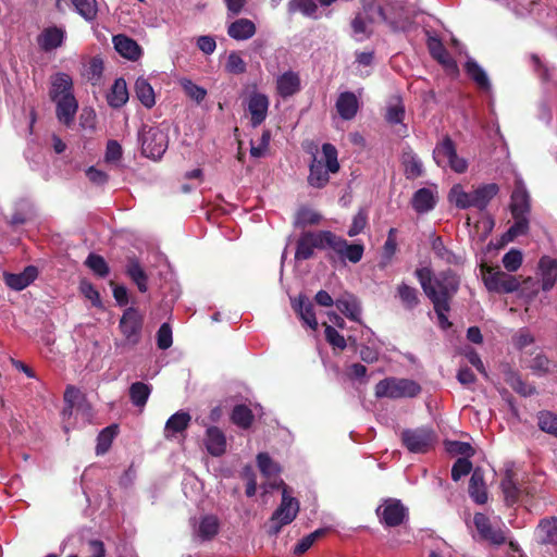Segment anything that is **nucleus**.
Wrapping results in <instances>:
<instances>
[{
    "instance_id": "680f3d73",
    "label": "nucleus",
    "mask_w": 557,
    "mask_h": 557,
    "mask_svg": "<svg viewBox=\"0 0 557 557\" xmlns=\"http://www.w3.org/2000/svg\"><path fill=\"white\" fill-rule=\"evenodd\" d=\"M257 462L260 471L267 476L274 475L280 471L277 465L265 453L258 454Z\"/></svg>"
},
{
    "instance_id": "79ce46f5",
    "label": "nucleus",
    "mask_w": 557,
    "mask_h": 557,
    "mask_svg": "<svg viewBox=\"0 0 557 557\" xmlns=\"http://www.w3.org/2000/svg\"><path fill=\"white\" fill-rule=\"evenodd\" d=\"M321 220L320 213L310 208L301 207L295 215L294 226L304 228L309 225H317Z\"/></svg>"
},
{
    "instance_id": "4be33fe9",
    "label": "nucleus",
    "mask_w": 557,
    "mask_h": 557,
    "mask_svg": "<svg viewBox=\"0 0 557 557\" xmlns=\"http://www.w3.org/2000/svg\"><path fill=\"white\" fill-rule=\"evenodd\" d=\"M401 165L407 180H416L423 174V164L420 158L409 147L401 153Z\"/></svg>"
},
{
    "instance_id": "393cba45",
    "label": "nucleus",
    "mask_w": 557,
    "mask_h": 557,
    "mask_svg": "<svg viewBox=\"0 0 557 557\" xmlns=\"http://www.w3.org/2000/svg\"><path fill=\"white\" fill-rule=\"evenodd\" d=\"M469 494L480 505L487 502V491L484 482V473L481 468H475L469 481Z\"/></svg>"
},
{
    "instance_id": "052dcab7",
    "label": "nucleus",
    "mask_w": 557,
    "mask_h": 557,
    "mask_svg": "<svg viewBox=\"0 0 557 557\" xmlns=\"http://www.w3.org/2000/svg\"><path fill=\"white\" fill-rule=\"evenodd\" d=\"M446 449L453 455L463 456L462 458H469L473 456L474 449L469 443L451 441L446 443Z\"/></svg>"
},
{
    "instance_id": "ea45409f",
    "label": "nucleus",
    "mask_w": 557,
    "mask_h": 557,
    "mask_svg": "<svg viewBox=\"0 0 557 557\" xmlns=\"http://www.w3.org/2000/svg\"><path fill=\"white\" fill-rule=\"evenodd\" d=\"M135 92L138 100L146 107L152 108L156 103L154 92L146 78L139 77L135 83Z\"/></svg>"
},
{
    "instance_id": "2eb2a0df",
    "label": "nucleus",
    "mask_w": 557,
    "mask_h": 557,
    "mask_svg": "<svg viewBox=\"0 0 557 557\" xmlns=\"http://www.w3.org/2000/svg\"><path fill=\"white\" fill-rule=\"evenodd\" d=\"M539 272L542 289L549 292L557 282V259L543 256L539 261Z\"/></svg>"
},
{
    "instance_id": "e2e57ef3",
    "label": "nucleus",
    "mask_w": 557,
    "mask_h": 557,
    "mask_svg": "<svg viewBox=\"0 0 557 557\" xmlns=\"http://www.w3.org/2000/svg\"><path fill=\"white\" fill-rule=\"evenodd\" d=\"M472 471L469 458H458L451 468V479L457 482Z\"/></svg>"
},
{
    "instance_id": "473e14b6",
    "label": "nucleus",
    "mask_w": 557,
    "mask_h": 557,
    "mask_svg": "<svg viewBox=\"0 0 557 557\" xmlns=\"http://www.w3.org/2000/svg\"><path fill=\"white\" fill-rule=\"evenodd\" d=\"M73 82L70 75L58 73L52 77L50 97L52 100L60 99L63 96L73 95Z\"/></svg>"
},
{
    "instance_id": "f257e3e1",
    "label": "nucleus",
    "mask_w": 557,
    "mask_h": 557,
    "mask_svg": "<svg viewBox=\"0 0 557 557\" xmlns=\"http://www.w3.org/2000/svg\"><path fill=\"white\" fill-rule=\"evenodd\" d=\"M414 275L432 302H449L459 287V278L451 270L442 271L434 276L431 268L423 267L418 268Z\"/></svg>"
},
{
    "instance_id": "58836bf2",
    "label": "nucleus",
    "mask_w": 557,
    "mask_h": 557,
    "mask_svg": "<svg viewBox=\"0 0 557 557\" xmlns=\"http://www.w3.org/2000/svg\"><path fill=\"white\" fill-rule=\"evenodd\" d=\"M448 199L459 209L474 207L473 194L465 191L461 185H454L451 187Z\"/></svg>"
},
{
    "instance_id": "dca6fc26",
    "label": "nucleus",
    "mask_w": 557,
    "mask_h": 557,
    "mask_svg": "<svg viewBox=\"0 0 557 557\" xmlns=\"http://www.w3.org/2000/svg\"><path fill=\"white\" fill-rule=\"evenodd\" d=\"M57 104V117L65 126H71L74 122L78 103L74 95L63 96L60 99L53 100Z\"/></svg>"
},
{
    "instance_id": "9b49d317",
    "label": "nucleus",
    "mask_w": 557,
    "mask_h": 557,
    "mask_svg": "<svg viewBox=\"0 0 557 557\" xmlns=\"http://www.w3.org/2000/svg\"><path fill=\"white\" fill-rule=\"evenodd\" d=\"M484 284L490 292L494 293H513L518 290L520 283L517 277L503 272L487 268L484 273Z\"/></svg>"
},
{
    "instance_id": "09e8293b",
    "label": "nucleus",
    "mask_w": 557,
    "mask_h": 557,
    "mask_svg": "<svg viewBox=\"0 0 557 557\" xmlns=\"http://www.w3.org/2000/svg\"><path fill=\"white\" fill-rule=\"evenodd\" d=\"M77 13L86 21H92L97 16V2L96 0H72Z\"/></svg>"
},
{
    "instance_id": "8fccbe9b",
    "label": "nucleus",
    "mask_w": 557,
    "mask_h": 557,
    "mask_svg": "<svg viewBox=\"0 0 557 557\" xmlns=\"http://www.w3.org/2000/svg\"><path fill=\"white\" fill-rule=\"evenodd\" d=\"M429 49L431 55L437 60L441 64L450 65L453 64V59L450 58L448 51L441 42V40L433 38L429 42Z\"/></svg>"
},
{
    "instance_id": "864d4df0",
    "label": "nucleus",
    "mask_w": 557,
    "mask_h": 557,
    "mask_svg": "<svg viewBox=\"0 0 557 557\" xmlns=\"http://www.w3.org/2000/svg\"><path fill=\"white\" fill-rule=\"evenodd\" d=\"M183 90L185 94L195 100L197 103H200L207 96V90L195 83H193L190 79L183 78L180 82Z\"/></svg>"
},
{
    "instance_id": "c85d7f7f",
    "label": "nucleus",
    "mask_w": 557,
    "mask_h": 557,
    "mask_svg": "<svg viewBox=\"0 0 557 557\" xmlns=\"http://www.w3.org/2000/svg\"><path fill=\"white\" fill-rule=\"evenodd\" d=\"M191 420L188 412L177 411L172 414L164 426V437L166 440L173 438L177 433L185 431Z\"/></svg>"
},
{
    "instance_id": "774afa93",
    "label": "nucleus",
    "mask_w": 557,
    "mask_h": 557,
    "mask_svg": "<svg viewBox=\"0 0 557 557\" xmlns=\"http://www.w3.org/2000/svg\"><path fill=\"white\" fill-rule=\"evenodd\" d=\"M157 345L160 349L165 350L172 345V330L168 323H163L157 333Z\"/></svg>"
},
{
    "instance_id": "6e6d98bb",
    "label": "nucleus",
    "mask_w": 557,
    "mask_h": 557,
    "mask_svg": "<svg viewBox=\"0 0 557 557\" xmlns=\"http://www.w3.org/2000/svg\"><path fill=\"white\" fill-rule=\"evenodd\" d=\"M522 252L518 249H510L503 257V265L509 272H516L522 264Z\"/></svg>"
},
{
    "instance_id": "cd10ccee",
    "label": "nucleus",
    "mask_w": 557,
    "mask_h": 557,
    "mask_svg": "<svg viewBox=\"0 0 557 557\" xmlns=\"http://www.w3.org/2000/svg\"><path fill=\"white\" fill-rule=\"evenodd\" d=\"M206 447L210 455L219 457L226 450V438L224 433L216 426L207 429Z\"/></svg>"
},
{
    "instance_id": "5fc2aeb1",
    "label": "nucleus",
    "mask_w": 557,
    "mask_h": 557,
    "mask_svg": "<svg viewBox=\"0 0 557 557\" xmlns=\"http://www.w3.org/2000/svg\"><path fill=\"white\" fill-rule=\"evenodd\" d=\"M507 382L515 392L524 397L531 396L535 393V387L527 384L517 373H510Z\"/></svg>"
},
{
    "instance_id": "20e7f679",
    "label": "nucleus",
    "mask_w": 557,
    "mask_h": 557,
    "mask_svg": "<svg viewBox=\"0 0 557 557\" xmlns=\"http://www.w3.org/2000/svg\"><path fill=\"white\" fill-rule=\"evenodd\" d=\"M138 138L141 153L152 160H159L168 149V133L158 126L143 125L138 132Z\"/></svg>"
},
{
    "instance_id": "37998d69",
    "label": "nucleus",
    "mask_w": 557,
    "mask_h": 557,
    "mask_svg": "<svg viewBox=\"0 0 557 557\" xmlns=\"http://www.w3.org/2000/svg\"><path fill=\"white\" fill-rule=\"evenodd\" d=\"M151 393V386L143 382H135L129 386V397L134 406L144 407Z\"/></svg>"
},
{
    "instance_id": "ddd939ff",
    "label": "nucleus",
    "mask_w": 557,
    "mask_h": 557,
    "mask_svg": "<svg viewBox=\"0 0 557 557\" xmlns=\"http://www.w3.org/2000/svg\"><path fill=\"white\" fill-rule=\"evenodd\" d=\"M510 209L512 215L529 214L530 212V196L521 178L516 180Z\"/></svg>"
},
{
    "instance_id": "f704fd0d",
    "label": "nucleus",
    "mask_w": 557,
    "mask_h": 557,
    "mask_svg": "<svg viewBox=\"0 0 557 557\" xmlns=\"http://www.w3.org/2000/svg\"><path fill=\"white\" fill-rule=\"evenodd\" d=\"M499 187L495 183H490L478 187L472 191L474 208L484 210L490 201L498 194Z\"/></svg>"
},
{
    "instance_id": "49530a36",
    "label": "nucleus",
    "mask_w": 557,
    "mask_h": 557,
    "mask_svg": "<svg viewBox=\"0 0 557 557\" xmlns=\"http://www.w3.org/2000/svg\"><path fill=\"white\" fill-rule=\"evenodd\" d=\"M116 433H117V425L107 426L99 433V435L97 437V446H96L97 455H103L109 450Z\"/></svg>"
},
{
    "instance_id": "69168bd1",
    "label": "nucleus",
    "mask_w": 557,
    "mask_h": 557,
    "mask_svg": "<svg viewBox=\"0 0 557 557\" xmlns=\"http://www.w3.org/2000/svg\"><path fill=\"white\" fill-rule=\"evenodd\" d=\"M502 490L505 495L507 504H513L518 500L519 488L517 487L516 483L513 482L510 475H507L502 481Z\"/></svg>"
},
{
    "instance_id": "0e129e2a",
    "label": "nucleus",
    "mask_w": 557,
    "mask_h": 557,
    "mask_svg": "<svg viewBox=\"0 0 557 557\" xmlns=\"http://www.w3.org/2000/svg\"><path fill=\"white\" fill-rule=\"evenodd\" d=\"M550 361L542 352L536 354L529 363V368L536 374L542 375L549 371Z\"/></svg>"
},
{
    "instance_id": "a18cd8bd",
    "label": "nucleus",
    "mask_w": 557,
    "mask_h": 557,
    "mask_svg": "<svg viewBox=\"0 0 557 557\" xmlns=\"http://www.w3.org/2000/svg\"><path fill=\"white\" fill-rule=\"evenodd\" d=\"M287 9L290 14L300 12L308 17H318V5L314 0H290L287 4Z\"/></svg>"
},
{
    "instance_id": "c03bdc74",
    "label": "nucleus",
    "mask_w": 557,
    "mask_h": 557,
    "mask_svg": "<svg viewBox=\"0 0 557 557\" xmlns=\"http://www.w3.org/2000/svg\"><path fill=\"white\" fill-rule=\"evenodd\" d=\"M231 420L242 429H248L252 424L253 413L246 405H236L233 408Z\"/></svg>"
},
{
    "instance_id": "4c0bfd02",
    "label": "nucleus",
    "mask_w": 557,
    "mask_h": 557,
    "mask_svg": "<svg viewBox=\"0 0 557 557\" xmlns=\"http://www.w3.org/2000/svg\"><path fill=\"white\" fill-rule=\"evenodd\" d=\"M218 518L209 515L201 518L196 534L201 541H210L218 534Z\"/></svg>"
},
{
    "instance_id": "f03ea898",
    "label": "nucleus",
    "mask_w": 557,
    "mask_h": 557,
    "mask_svg": "<svg viewBox=\"0 0 557 557\" xmlns=\"http://www.w3.org/2000/svg\"><path fill=\"white\" fill-rule=\"evenodd\" d=\"M322 153L325 160V164L313 158L310 164V173L308 176V183L310 186L315 188L324 187L330 180L329 173H337L339 170V163L337 160V150L332 144H323Z\"/></svg>"
},
{
    "instance_id": "f3484780",
    "label": "nucleus",
    "mask_w": 557,
    "mask_h": 557,
    "mask_svg": "<svg viewBox=\"0 0 557 557\" xmlns=\"http://www.w3.org/2000/svg\"><path fill=\"white\" fill-rule=\"evenodd\" d=\"M474 525L480 535L495 545H502L506 536L500 530H495L490 523V519L484 513H475L473 518Z\"/></svg>"
},
{
    "instance_id": "603ef678",
    "label": "nucleus",
    "mask_w": 557,
    "mask_h": 557,
    "mask_svg": "<svg viewBox=\"0 0 557 557\" xmlns=\"http://www.w3.org/2000/svg\"><path fill=\"white\" fill-rule=\"evenodd\" d=\"M85 264L100 277H106L109 274V267L104 258L99 255L90 253L87 257Z\"/></svg>"
},
{
    "instance_id": "7ed1b4c3",
    "label": "nucleus",
    "mask_w": 557,
    "mask_h": 557,
    "mask_svg": "<svg viewBox=\"0 0 557 557\" xmlns=\"http://www.w3.org/2000/svg\"><path fill=\"white\" fill-rule=\"evenodd\" d=\"M420 393V384L410 379L386 377L375 385L377 398H412Z\"/></svg>"
},
{
    "instance_id": "5701e85b",
    "label": "nucleus",
    "mask_w": 557,
    "mask_h": 557,
    "mask_svg": "<svg viewBox=\"0 0 557 557\" xmlns=\"http://www.w3.org/2000/svg\"><path fill=\"white\" fill-rule=\"evenodd\" d=\"M336 110L342 119H354L359 110L357 96L351 91L339 94L336 100Z\"/></svg>"
},
{
    "instance_id": "6e6552de",
    "label": "nucleus",
    "mask_w": 557,
    "mask_h": 557,
    "mask_svg": "<svg viewBox=\"0 0 557 557\" xmlns=\"http://www.w3.org/2000/svg\"><path fill=\"white\" fill-rule=\"evenodd\" d=\"M331 231L305 232L296 244L295 259L308 260L313 257L314 249H329L326 242Z\"/></svg>"
},
{
    "instance_id": "de8ad7c7",
    "label": "nucleus",
    "mask_w": 557,
    "mask_h": 557,
    "mask_svg": "<svg viewBox=\"0 0 557 557\" xmlns=\"http://www.w3.org/2000/svg\"><path fill=\"white\" fill-rule=\"evenodd\" d=\"M542 542L557 545V519H544L539 524Z\"/></svg>"
},
{
    "instance_id": "72a5a7b5",
    "label": "nucleus",
    "mask_w": 557,
    "mask_h": 557,
    "mask_svg": "<svg viewBox=\"0 0 557 557\" xmlns=\"http://www.w3.org/2000/svg\"><path fill=\"white\" fill-rule=\"evenodd\" d=\"M294 308L306 325L312 330H317L318 321L313 311V305L308 297L299 296Z\"/></svg>"
},
{
    "instance_id": "1a4fd4ad",
    "label": "nucleus",
    "mask_w": 557,
    "mask_h": 557,
    "mask_svg": "<svg viewBox=\"0 0 557 557\" xmlns=\"http://www.w3.org/2000/svg\"><path fill=\"white\" fill-rule=\"evenodd\" d=\"M401 441L409 451L419 454L430 450L436 441V436L431 429L418 428L403 431Z\"/></svg>"
},
{
    "instance_id": "f8f14e48",
    "label": "nucleus",
    "mask_w": 557,
    "mask_h": 557,
    "mask_svg": "<svg viewBox=\"0 0 557 557\" xmlns=\"http://www.w3.org/2000/svg\"><path fill=\"white\" fill-rule=\"evenodd\" d=\"M326 244L329 249L333 250L343 260H348L352 263H357L362 259L364 252V246L362 244H349L346 239L337 236L333 232L329 236Z\"/></svg>"
},
{
    "instance_id": "338daca9",
    "label": "nucleus",
    "mask_w": 557,
    "mask_h": 557,
    "mask_svg": "<svg viewBox=\"0 0 557 557\" xmlns=\"http://www.w3.org/2000/svg\"><path fill=\"white\" fill-rule=\"evenodd\" d=\"M323 533L324 530H317L302 537L299 541V543L294 547V554L301 555L306 553Z\"/></svg>"
},
{
    "instance_id": "c9c22d12",
    "label": "nucleus",
    "mask_w": 557,
    "mask_h": 557,
    "mask_svg": "<svg viewBox=\"0 0 557 557\" xmlns=\"http://www.w3.org/2000/svg\"><path fill=\"white\" fill-rule=\"evenodd\" d=\"M128 100V91L125 79L116 78L108 95V103L113 108H120Z\"/></svg>"
},
{
    "instance_id": "aec40b11",
    "label": "nucleus",
    "mask_w": 557,
    "mask_h": 557,
    "mask_svg": "<svg viewBox=\"0 0 557 557\" xmlns=\"http://www.w3.org/2000/svg\"><path fill=\"white\" fill-rule=\"evenodd\" d=\"M115 50L124 58L136 61L141 57L143 50L140 46L132 38L125 35H115L113 37Z\"/></svg>"
},
{
    "instance_id": "4468645a",
    "label": "nucleus",
    "mask_w": 557,
    "mask_h": 557,
    "mask_svg": "<svg viewBox=\"0 0 557 557\" xmlns=\"http://www.w3.org/2000/svg\"><path fill=\"white\" fill-rule=\"evenodd\" d=\"M269 109V99L265 95L255 92L249 97L248 111L251 115V126H259L267 117Z\"/></svg>"
},
{
    "instance_id": "7c9ffc66",
    "label": "nucleus",
    "mask_w": 557,
    "mask_h": 557,
    "mask_svg": "<svg viewBox=\"0 0 557 557\" xmlns=\"http://www.w3.org/2000/svg\"><path fill=\"white\" fill-rule=\"evenodd\" d=\"M431 248L434 255L447 264L459 265L462 264L463 262V258L460 255H456L450 249H448L444 245L443 239L440 236L432 237Z\"/></svg>"
},
{
    "instance_id": "b1692460",
    "label": "nucleus",
    "mask_w": 557,
    "mask_h": 557,
    "mask_svg": "<svg viewBox=\"0 0 557 557\" xmlns=\"http://www.w3.org/2000/svg\"><path fill=\"white\" fill-rule=\"evenodd\" d=\"M276 90L283 98L297 94L300 90L299 75L293 71L283 73L276 79Z\"/></svg>"
},
{
    "instance_id": "e433bc0d",
    "label": "nucleus",
    "mask_w": 557,
    "mask_h": 557,
    "mask_svg": "<svg viewBox=\"0 0 557 557\" xmlns=\"http://www.w3.org/2000/svg\"><path fill=\"white\" fill-rule=\"evenodd\" d=\"M466 72L480 89L485 91L491 89L488 76L476 61L468 60L466 63Z\"/></svg>"
},
{
    "instance_id": "a878e982",
    "label": "nucleus",
    "mask_w": 557,
    "mask_h": 557,
    "mask_svg": "<svg viewBox=\"0 0 557 557\" xmlns=\"http://www.w3.org/2000/svg\"><path fill=\"white\" fill-rule=\"evenodd\" d=\"M335 306L348 319L356 322L361 321V306L356 296L345 294L336 299Z\"/></svg>"
},
{
    "instance_id": "39448f33",
    "label": "nucleus",
    "mask_w": 557,
    "mask_h": 557,
    "mask_svg": "<svg viewBox=\"0 0 557 557\" xmlns=\"http://www.w3.org/2000/svg\"><path fill=\"white\" fill-rule=\"evenodd\" d=\"M298 511L299 502L296 498L289 496L286 490H284L282 494V502L272 513L271 524L269 525L268 533L270 535H276L281 531L282 527L294 521Z\"/></svg>"
},
{
    "instance_id": "6ab92c4d",
    "label": "nucleus",
    "mask_w": 557,
    "mask_h": 557,
    "mask_svg": "<svg viewBox=\"0 0 557 557\" xmlns=\"http://www.w3.org/2000/svg\"><path fill=\"white\" fill-rule=\"evenodd\" d=\"M37 275V269L33 265H28L21 273L4 274V282L10 288L14 290H22L32 284L36 280Z\"/></svg>"
},
{
    "instance_id": "a19ab883",
    "label": "nucleus",
    "mask_w": 557,
    "mask_h": 557,
    "mask_svg": "<svg viewBox=\"0 0 557 557\" xmlns=\"http://www.w3.org/2000/svg\"><path fill=\"white\" fill-rule=\"evenodd\" d=\"M536 421L541 431L557 438V413L542 410L536 414Z\"/></svg>"
},
{
    "instance_id": "bf43d9fd",
    "label": "nucleus",
    "mask_w": 557,
    "mask_h": 557,
    "mask_svg": "<svg viewBox=\"0 0 557 557\" xmlns=\"http://www.w3.org/2000/svg\"><path fill=\"white\" fill-rule=\"evenodd\" d=\"M405 116V108L400 100L395 99L394 103H389L386 111V120L391 124L401 123Z\"/></svg>"
},
{
    "instance_id": "a211bd4d",
    "label": "nucleus",
    "mask_w": 557,
    "mask_h": 557,
    "mask_svg": "<svg viewBox=\"0 0 557 557\" xmlns=\"http://www.w3.org/2000/svg\"><path fill=\"white\" fill-rule=\"evenodd\" d=\"M437 202L436 191L429 187L418 189L411 199L412 208L417 213H426L434 209Z\"/></svg>"
},
{
    "instance_id": "13d9d810",
    "label": "nucleus",
    "mask_w": 557,
    "mask_h": 557,
    "mask_svg": "<svg viewBox=\"0 0 557 557\" xmlns=\"http://www.w3.org/2000/svg\"><path fill=\"white\" fill-rule=\"evenodd\" d=\"M225 69L231 74H243L246 72V63L238 52L232 51L227 57Z\"/></svg>"
},
{
    "instance_id": "0eeeda50",
    "label": "nucleus",
    "mask_w": 557,
    "mask_h": 557,
    "mask_svg": "<svg viewBox=\"0 0 557 557\" xmlns=\"http://www.w3.org/2000/svg\"><path fill=\"white\" fill-rule=\"evenodd\" d=\"M375 513L381 524L396 528L408 520V508L397 498H386L376 508Z\"/></svg>"
},
{
    "instance_id": "c756f323",
    "label": "nucleus",
    "mask_w": 557,
    "mask_h": 557,
    "mask_svg": "<svg viewBox=\"0 0 557 557\" xmlns=\"http://www.w3.org/2000/svg\"><path fill=\"white\" fill-rule=\"evenodd\" d=\"M396 297L399 299L404 309L408 311L416 309L420 304L419 290L405 282L397 285Z\"/></svg>"
},
{
    "instance_id": "423d86ee",
    "label": "nucleus",
    "mask_w": 557,
    "mask_h": 557,
    "mask_svg": "<svg viewBox=\"0 0 557 557\" xmlns=\"http://www.w3.org/2000/svg\"><path fill=\"white\" fill-rule=\"evenodd\" d=\"M433 159L438 166L449 165L456 173H463L468 169V162L457 156L455 144L448 136L435 146Z\"/></svg>"
},
{
    "instance_id": "3c124183",
    "label": "nucleus",
    "mask_w": 557,
    "mask_h": 557,
    "mask_svg": "<svg viewBox=\"0 0 557 557\" xmlns=\"http://www.w3.org/2000/svg\"><path fill=\"white\" fill-rule=\"evenodd\" d=\"M512 218L515 219V223L506 233V236L508 237L509 240H512L518 236L524 235L529 231L528 214L512 215Z\"/></svg>"
},
{
    "instance_id": "4d7b16f0",
    "label": "nucleus",
    "mask_w": 557,
    "mask_h": 557,
    "mask_svg": "<svg viewBox=\"0 0 557 557\" xmlns=\"http://www.w3.org/2000/svg\"><path fill=\"white\" fill-rule=\"evenodd\" d=\"M85 395L78 388L75 386H67L64 393V400L67 405V407L64 409V414L67 412L71 414L74 408L78 403L82 401Z\"/></svg>"
},
{
    "instance_id": "412c9836",
    "label": "nucleus",
    "mask_w": 557,
    "mask_h": 557,
    "mask_svg": "<svg viewBox=\"0 0 557 557\" xmlns=\"http://www.w3.org/2000/svg\"><path fill=\"white\" fill-rule=\"evenodd\" d=\"M65 32L57 26L45 28L37 38L39 47L44 51H51L62 46Z\"/></svg>"
},
{
    "instance_id": "bb28decb",
    "label": "nucleus",
    "mask_w": 557,
    "mask_h": 557,
    "mask_svg": "<svg viewBox=\"0 0 557 557\" xmlns=\"http://www.w3.org/2000/svg\"><path fill=\"white\" fill-rule=\"evenodd\" d=\"M125 273L137 285L139 292L148 290V275L135 257L127 258Z\"/></svg>"
},
{
    "instance_id": "9d476101",
    "label": "nucleus",
    "mask_w": 557,
    "mask_h": 557,
    "mask_svg": "<svg viewBox=\"0 0 557 557\" xmlns=\"http://www.w3.org/2000/svg\"><path fill=\"white\" fill-rule=\"evenodd\" d=\"M144 317L134 307L127 308L121 320L120 330L127 344L135 346L140 342Z\"/></svg>"
},
{
    "instance_id": "2f4dec72",
    "label": "nucleus",
    "mask_w": 557,
    "mask_h": 557,
    "mask_svg": "<svg viewBox=\"0 0 557 557\" xmlns=\"http://www.w3.org/2000/svg\"><path fill=\"white\" fill-rule=\"evenodd\" d=\"M256 33L255 24L248 18H239L233 22L227 29L230 37L236 40H246Z\"/></svg>"
}]
</instances>
